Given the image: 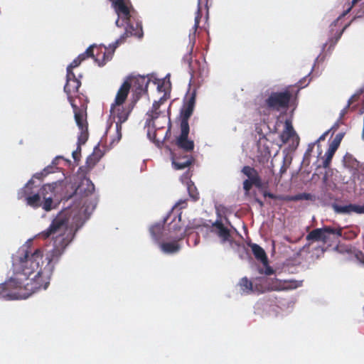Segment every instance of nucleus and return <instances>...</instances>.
Instances as JSON below:
<instances>
[{"instance_id":"obj_17","label":"nucleus","mask_w":364,"mask_h":364,"mask_svg":"<svg viewBox=\"0 0 364 364\" xmlns=\"http://www.w3.org/2000/svg\"><path fill=\"white\" fill-rule=\"evenodd\" d=\"M242 173L247 177V180L250 181H252V183H254L255 186L259 188L262 187L263 184L262 180L258 172L254 168L245 166L242 168Z\"/></svg>"},{"instance_id":"obj_47","label":"nucleus","mask_w":364,"mask_h":364,"mask_svg":"<svg viewBox=\"0 0 364 364\" xmlns=\"http://www.w3.org/2000/svg\"><path fill=\"white\" fill-rule=\"evenodd\" d=\"M329 131L325 132L323 134H322L319 138L317 139L316 142H318L320 141H323L326 139V136L328 135Z\"/></svg>"},{"instance_id":"obj_32","label":"nucleus","mask_w":364,"mask_h":364,"mask_svg":"<svg viewBox=\"0 0 364 364\" xmlns=\"http://www.w3.org/2000/svg\"><path fill=\"white\" fill-rule=\"evenodd\" d=\"M202 3V0H198V11L197 14L195 17V23H194V29L196 31L197 28L199 26L200 19V4Z\"/></svg>"},{"instance_id":"obj_58","label":"nucleus","mask_w":364,"mask_h":364,"mask_svg":"<svg viewBox=\"0 0 364 364\" xmlns=\"http://www.w3.org/2000/svg\"><path fill=\"white\" fill-rule=\"evenodd\" d=\"M258 202H259V204H260L261 205H263L262 202H261V201H259V200H258Z\"/></svg>"},{"instance_id":"obj_55","label":"nucleus","mask_w":364,"mask_h":364,"mask_svg":"<svg viewBox=\"0 0 364 364\" xmlns=\"http://www.w3.org/2000/svg\"><path fill=\"white\" fill-rule=\"evenodd\" d=\"M318 58H319V55H318V56H317V58L315 59L314 64H316V63L318 61ZM314 66H315V65H314Z\"/></svg>"},{"instance_id":"obj_5","label":"nucleus","mask_w":364,"mask_h":364,"mask_svg":"<svg viewBox=\"0 0 364 364\" xmlns=\"http://www.w3.org/2000/svg\"><path fill=\"white\" fill-rule=\"evenodd\" d=\"M168 233V240L178 242L182 240L186 233V228L181 223V212L177 208H173L166 217L163 218Z\"/></svg>"},{"instance_id":"obj_21","label":"nucleus","mask_w":364,"mask_h":364,"mask_svg":"<svg viewBox=\"0 0 364 364\" xmlns=\"http://www.w3.org/2000/svg\"><path fill=\"white\" fill-rule=\"evenodd\" d=\"M194 108L183 105L180 112L181 123L180 127H188L190 128L188 124V119L193 112Z\"/></svg>"},{"instance_id":"obj_25","label":"nucleus","mask_w":364,"mask_h":364,"mask_svg":"<svg viewBox=\"0 0 364 364\" xmlns=\"http://www.w3.org/2000/svg\"><path fill=\"white\" fill-rule=\"evenodd\" d=\"M149 80L144 76H139L135 79V85L139 92H146Z\"/></svg>"},{"instance_id":"obj_48","label":"nucleus","mask_w":364,"mask_h":364,"mask_svg":"<svg viewBox=\"0 0 364 364\" xmlns=\"http://www.w3.org/2000/svg\"><path fill=\"white\" fill-rule=\"evenodd\" d=\"M264 196L265 197H268V198H272V199L275 198L274 195L273 193H269V192L264 193Z\"/></svg>"},{"instance_id":"obj_28","label":"nucleus","mask_w":364,"mask_h":364,"mask_svg":"<svg viewBox=\"0 0 364 364\" xmlns=\"http://www.w3.org/2000/svg\"><path fill=\"white\" fill-rule=\"evenodd\" d=\"M187 190L190 197L194 200L196 201L198 199V193L197 192L196 188L194 186L193 183L191 181H188L186 182Z\"/></svg>"},{"instance_id":"obj_40","label":"nucleus","mask_w":364,"mask_h":364,"mask_svg":"<svg viewBox=\"0 0 364 364\" xmlns=\"http://www.w3.org/2000/svg\"><path fill=\"white\" fill-rule=\"evenodd\" d=\"M351 104H352V99H348V100L347 102V105L340 112V117H339L340 119L343 117V116L347 113V110Z\"/></svg>"},{"instance_id":"obj_53","label":"nucleus","mask_w":364,"mask_h":364,"mask_svg":"<svg viewBox=\"0 0 364 364\" xmlns=\"http://www.w3.org/2000/svg\"><path fill=\"white\" fill-rule=\"evenodd\" d=\"M188 177H189V176H188V173H186V174H184V175L182 176V178H181L183 179V178H185L186 179H187V180H188Z\"/></svg>"},{"instance_id":"obj_12","label":"nucleus","mask_w":364,"mask_h":364,"mask_svg":"<svg viewBox=\"0 0 364 364\" xmlns=\"http://www.w3.org/2000/svg\"><path fill=\"white\" fill-rule=\"evenodd\" d=\"M331 207L336 214L350 215L352 213L364 214V205H360L354 203L341 205L333 203L331 204Z\"/></svg>"},{"instance_id":"obj_14","label":"nucleus","mask_w":364,"mask_h":364,"mask_svg":"<svg viewBox=\"0 0 364 364\" xmlns=\"http://www.w3.org/2000/svg\"><path fill=\"white\" fill-rule=\"evenodd\" d=\"M302 280L276 279L273 282L271 289L274 290H290L294 289L302 285Z\"/></svg>"},{"instance_id":"obj_3","label":"nucleus","mask_w":364,"mask_h":364,"mask_svg":"<svg viewBox=\"0 0 364 364\" xmlns=\"http://www.w3.org/2000/svg\"><path fill=\"white\" fill-rule=\"evenodd\" d=\"M112 6L117 14L115 24L117 27L124 26L125 31L122 38L136 36L141 38L144 36L141 22L139 20L134 10H129L124 0H114Z\"/></svg>"},{"instance_id":"obj_2","label":"nucleus","mask_w":364,"mask_h":364,"mask_svg":"<svg viewBox=\"0 0 364 364\" xmlns=\"http://www.w3.org/2000/svg\"><path fill=\"white\" fill-rule=\"evenodd\" d=\"M66 185V181L59 178L56 181L44 184L36 192L33 190V179H30L18 190L17 197L33 209L42 208L43 210L49 212L57 208L59 198H62Z\"/></svg>"},{"instance_id":"obj_52","label":"nucleus","mask_w":364,"mask_h":364,"mask_svg":"<svg viewBox=\"0 0 364 364\" xmlns=\"http://www.w3.org/2000/svg\"><path fill=\"white\" fill-rule=\"evenodd\" d=\"M350 25V22L348 23V24H346L342 30H343V32L345 31V30Z\"/></svg>"},{"instance_id":"obj_45","label":"nucleus","mask_w":364,"mask_h":364,"mask_svg":"<svg viewBox=\"0 0 364 364\" xmlns=\"http://www.w3.org/2000/svg\"><path fill=\"white\" fill-rule=\"evenodd\" d=\"M80 153H77L75 151H73L72 152V156H73V158L75 161H77L80 160Z\"/></svg>"},{"instance_id":"obj_7","label":"nucleus","mask_w":364,"mask_h":364,"mask_svg":"<svg viewBox=\"0 0 364 364\" xmlns=\"http://www.w3.org/2000/svg\"><path fill=\"white\" fill-rule=\"evenodd\" d=\"M291 97L288 90L272 92L265 100V104L268 109L279 111L288 107Z\"/></svg>"},{"instance_id":"obj_11","label":"nucleus","mask_w":364,"mask_h":364,"mask_svg":"<svg viewBox=\"0 0 364 364\" xmlns=\"http://www.w3.org/2000/svg\"><path fill=\"white\" fill-rule=\"evenodd\" d=\"M165 225L162 220L160 222L151 225L149 228L151 238L156 245L159 244L161 242L168 240V233Z\"/></svg>"},{"instance_id":"obj_37","label":"nucleus","mask_w":364,"mask_h":364,"mask_svg":"<svg viewBox=\"0 0 364 364\" xmlns=\"http://www.w3.org/2000/svg\"><path fill=\"white\" fill-rule=\"evenodd\" d=\"M313 69H314V67L312 68L311 72L308 74L307 76L304 77L303 79L299 80V87H306L309 83L310 79L307 80V77L311 74V73L312 72Z\"/></svg>"},{"instance_id":"obj_20","label":"nucleus","mask_w":364,"mask_h":364,"mask_svg":"<svg viewBox=\"0 0 364 364\" xmlns=\"http://www.w3.org/2000/svg\"><path fill=\"white\" fill-rule=\"evenodd\" d=\"M124 40L125 38H122V35H121V36L118 39H117L114 43L109 44L107 48L105 47L106 49H109L110 50H109L107 53H104L103 62L102 63H99L100 66L104 65L107 61H109L112 58V55L114 53L115 49L119 46V44L123 43Z\"/></svg>"},{"instance_id":"obj_35","label":"nucleus","mask_w":364,"mask_h":364,"mask_svg":"<svg viewBox=\"0 0 364 364\" xmlns=\"http://www.w3.org/2000/svg\"><path fill=\"white\" fill-rule=\"evenodd\" d=\"M264 267L259 269V272L261 274H264L265 275H272L274 273L273 269L268 265V262L265 264H263Z\"/></svg>"},{"instance_id":"obj_29","label":"nucleus","mask_w":364,"mask_h":364,"mask_svg":"<svg viewBox=\"0 0 364 364\" xmlns=\"http://www.w3.org/2000/svg\"><path fill=\"white\" fill-rule=\"evenodd\" d=\"M196 92L194 90L184 100V104L183 105L194 108L195 107V105H196Z\"/></svg>"},{"instance_id":"obj_16","label":"nucleus","mask_w":364,"mask_h":364,"mask_svg":"<svg viewBox=\"0 0 364 364\" xmlns=\"http://www.w3.org/2000/svg\"><path fill=\"white\" fill-rule=\"evenodd\" d=\"M81 85L80 80H73L71 82L66 81V83L64 86V92L68 95V100L70 102L72 107L73 108L74 112H78L77 107L73 103V100L71 97L72 93H75L78 91V89Z\"/></svg>"},{"instance_id":"obj_18","label":"nucleus","mask_w":364,"mask_h":364,"mask_svg":"<svg viewBox=\"0 0 364 364\" xmlns=\"http://www.w3.org/2000/svg\"><path fill=\"white\" fill-rule=\"evenodd\" d=\"M172 242H161L159 244H157L161 250V251L166 255H173L180 251L181 249V245L178 243V242H175L171 240Z\"/></svg>"},{"instance_id":"obj_49","label":"nucleus","mask_w":364,"mask_h":364,"mask_svg":"<svg viewBox=\"0 0 364 364\" xmlns=\"http://www.w3.org/2000/svg\"><path fill=\"white\" fill-rule=\"evenodd\" d=\"M166 100V95L161 97L157 102H159V105H161Z\"/></svg>"},{"instance_id":"obj_9","label":"nucleus","mask_w":364,"mask_h":364,"mask_svg":"<svg viewBox=\"0 0 364 364\" xmlns=\"http://www.w3.org/2000/svg\"><path fill=\"white\" fill-rule=\"evenodd\" d=\"M75 120L80 129V134L77 137V146L75 151L81 152V145L84 144L88 139L87 124L84 119L82 113L75 112Z\"/></svg>"},{"instance_id":"obj_44","label":"nucleus","mask_w":364,"mask_h":364,"mask_svg":"<svg viewBox=\"0 0 364 364\" xmlns=\"http://www.w3.org/2000/svg\"><path fill=\"white\" fill-rule=\"evenodd\" d=\"M61 159H63V157L60 156H56L55 159H53V160L52 161L51 164L50 166H53L55 167V169H57L55 166L57 165L58 160H60ZM55 171H56V170H55Z\"/></svg>"},{"instance_id":"obj_38","label":"nucleus","mask_w":364,"mask_h":364,"mask_svg":"<svg viewBox=\"0 0 364 364\" xmlns=\"http://www.w3.org/2000/svg\"><path fill=\"white\" fill-rule=\"evenodd\" d=\"M353 5H352L351 6H350L349 8H348L346 11H344L343 12L342 14H341L338 18L337 19H336L331 25V26H336V23L338 21V20L340 18H341L342 17L345 16L347 14H348L350 12V11L351 10V8Z\"/></svg>"},{"instance_id":"obj_36","label":"nucleus","mask_w":364,"mask_h":364,"mask_svg":"<svg viewBox=\"0 0 364 364\" xmlns=\"http://www.w3.org/2000/svg\"><path fill=\"white\" fill-rule=\"evenodd\" d=\"M80 80L78 77L75 76L73 70L67 69L66 81Z\"/></svg>"},{"instance_id":"obj_1","label":"nucleus","mask_w":364,"mask_h":364,"mask_svg":"<svg viewBox=\"0 0 364 364\" xmlns=\"http://www.w3.org/2000/svg\"><path fill=\"white\" fill-rule=\"evenodd\" d=\"M95 206L96 201L88 203V199H85L81 208L74 205L59 212L49 227L36 235L44 239L52 235L51 249L43 251L33 248L31 239L26 242L12 256L13 276L0 284V299H26L39 290L46 289L55 265Z\"/></svg>"},{"instance_id":"obj_33","label":"nucleus","mask_w":364,"mask_h":364,"mask_svg":"<svg viewBox=\"0 0 364 364\" xmlns=\"http://www.w3.org/2000/svg\"><path fill=\"white\" fill-rule=\"evenodd\" d=\"M312 198H313V196L311 193H302L296 195L294 197V200H312Z\"/></svg>"},{"instance_id":"obj_19","label":"nucleus","mask_w":364,"mask_h":364,"mask_svg":"<svg viewBox=\"0 0 364 364\" xmlns=\"http://www.w3.org/2000/svg\"><path fill=\"white\" fill-rule=\"evenodd\" d=\"M159 102L154 101L151 109L146 112L147 118L146 119L145 126L154 127V120L156 119L160 114V112L159 111Z\"/></svg>"},{"instance_id":"obj_30","label":"nucleus","mask_w":364,"mask_h":364,"mask_svg":"<svg viewBox=\"0 0 364 364\" xmlns=\"http://www.w3.org/2000/svg\"><path fill=\"white\" fill-rule=\"evenodd\" d=\"M343 33V30H341L336 33V35L334 38H329V40H328V42L330 43L329 49H333L336 44L338 43V41L341 38Z\"/></svg>"},{"instance_id":"obj_42","label":"nucleus","mask_w":364,"mask_h":364,"mask_svg":"<svg viewBox=\"0 0 364 364\" xmlns=\"http://www.w3.org/2000/svg\"><path fill=\"white\" fill-rule=\"evenodd\" d=\"M252 186H254V183H252V181H250L246 179L243 181V189L246 192H248L251 189Z\"/></svg>"},{"instance_id":"obj_22","label":"nucleus","mask_w":364,"mask_h":364,"mask_svg":"<svg viewBox=\"0 0 364 364\" xmlns=\"http://www.w3.org/2000/svg\"><path fill=\"white\" fill-rule=\"evenodd\" d=\"M250 247H251L252 252L255 258L260 261L262 264H265L268 262V258L266 252L262 247L255 243L250 244Z\"/></svg>"},{"instance_id":"obj_31","label":"nucleus","mask_w":364,"mask_h":364,"mask_svg":"<svg viewBox=\"0 0 364 364\" xmlns=\"http://www.w3.org/2000/svg\"><path fill=\"white\" fill-rule=\"evenodd\" d=\"M314 144V143L309 144V146L304 155L303 163H306L307 164H309V159Z\"/></svg>"},{"instance_id":"obj_51","label":"nucleus","mask_w":364,"mask_h":364,"mask_svg":"<svg viewBox=\"0 0 364 364\" xmlns=\"http://www.w3.org/2000/svg\"><path fill=\"white\" fill-rule=\"evenodd\" d=\"M287 168L284 166V165H283L281 168H280V172L281 173H283L284 172H286Z\"/></svg>"},{"instance_id":"obj_24","label":"nucleus","mask_w":364,"mask_h":364,"mask_svg":"<svg viewBox=\"0 0 364 364\" xmlns=\"http://www.w3.org/2000/svg\"><path fill=\"white\" fill-rule=\"evenodd\" d=\"M55 173V167L53 166H47L44 168L41 171L36 173L33 175V177L31 179H38L43 180L44 177L48 176L50 173ZM34 186V181H33V186Z\"/></svg>"},{"instance_id":"obj_43","label":"nucleus","mask_w":364,"mask_h":364,"mask_svg":"<svg viewBox=\"0 0 364 364\" xmlns=\"http://www.w3.org/2000/svg\"><path fill=\"white\" fill-rule=\"evenodd\" d=\"M94 47H95V44L90 45L84 52L88 56V58L94 56L92 50Z\"/></svg>"},{"instance_id":"obj_26","label":"nucleus","mask_w":364,"mask_h":364,"mask_svg":"<svg viewBox=\"0 0 364 364\" xmlns=\"http://www.w3.org/2000/svg\"><path fill=\"white\" fill-rule=\"evenodd\" d=\"M170 151H171L170 150ZM171 159H172V165L174 167V168L176 170L183 169V168L189 166L192 163V161L191 159H186L183 161H177L175 159L174 156L172 152H171Z\"/></svg>"},{"instance_id":"obj_39","label":"nucleus","mask_w":364,"mask_h":364,"mask_svg":"<svg viewBox=\"0 0 364 364\" xmlns=\"http://www.w3.org/2000/svg\"><path fill=\"white\" fill-rule=\"evenodd\" d=\"M364 92V88H360L358 90H356V92L349 98V99H352V103L356 100L357 99H358V97H360V95L361 94H363V92Z\"/></svg>"},{"instance_id":"obj_59","label":"nucleus","mask_w":364,"mask_h":364,"mask_svg":"<svg viewBox=\"0 0 364 364\" xmlns=\"http://www.w3.org/2000/svg\"><path fill=\"white\" fill-rule=\"evenodd\" d=\"M285 160H286V157H284V163L285 162Z\"/></svg>"},{"instance_id":"obj_10","label":"nucleus","mask_w":364,"mask_h":364,"mask_svg":"<svg viewBox=\"0 0 364 364\" xmlns=\"http://www.w3.org/2000/svg\"><path fill=\"white\" fill-rule=\"evenodd\" d=\"M210 232L216 235L220 238L221 244L225 245L228 243L230 247L232 245L230 230L228 228L225 227L220 220H217L213 223L210 228Z\"/></svg>"},{"instance_id":"obj_54","label":"nucleus","mask_w":364,"mask_h":364,"mask_svg":"<svg viewBox=\"0 0 364 364\" xmlns=\"http://www.w3.org/2000/svg\"><path fill=\"white\" fill-rule=\"evenodd\" d=\"M326 45H327V43L323 44V46H322V50H323L325 49Z\"/></svg>"},{"instance_id":"obj_50","label":"nucleus","mask_w":364,"mask_h":364,"mask_svg":"<svg viewBox=\"0 0 364 364\" xmlns=\"http://www.w3.org/2000/svg\"><path fill=\"white\" fill-rule=\"evenodd\" d=\"M192 53V49L191 50L189 54L186 55L185 57H184V59L185 60H187L188 63H191V54Z\"/></svg>"},{"instance_id":"obj_60","label":"nucleus","mask_w":364,"mask_h":364,"mask_svg":"<svg viewBox=\"0 0 364 364\" xmlns=\"http://www.w3.org/2000/svg\"><path fill=\"white\" fill-rule=\"evenodd\" d=\"M203 1V0H202V2ZM204 1H207V0H204Z\"/></svg>"},{"instance_id":"obj_27","label":"nucleus","mask_w":364,"mask_h":364,"mask_svg":"<svg viewBox=\"0 0 364 364\" xmlns=\"http://www.w3.org/2000/svg\"><path fill=\"white\" fill-rule=\"evenodd\" d=\"M239 285L241 291L245 294H249L252 291V282L247 277L240 279Z\"/></svg>"},{"instance_id":"obj_13","label":"nucleus","mask_w":364,"mask_h":364,"mask_svg":"<svg viewBox=\"0 0 364 364\" xmlns=\"http://www.w3.org/2000/svg\"><path fill=\"white\" fill-rule=\"evenodd\" d=\"M181 134L176 139V145L185 151H191L194 149V141L188 139L190 128L180 127Z\"/></svg>"},{"instance_id":"obj_15","label":"nucleus","mask_w":364,"mask_h":364,"mask_svg":"<svg viewBox=\"0 0 364 364\" xmlns=\"http://www.w3.org/2000/svg\"><path fill=\"white\" fill-rule=\"evenodd\" d=\"M343 134H338L336 136L334 139L331 141V143L329 145V147L327 150V151L325 154V159L323 161V167L327 168L328 167L331 159L333 158V154H335L336 151L337 150L338 147L340 145L341 141L342 139Z\"/></svg>"},{"instance_id":"obj_8","label":"nucleus","mask_w":364,"mask_h":364,"mask_svg":"<svg viewBox=\"0 0 364 364\" xmlns=\"http://www.w3.org/2000/svg\"><path fill=\"white\" fill-rule=\"evenodd\" d=\"M94 191L95 186L92 181L90 178H83L77 187L75 188V191L72 194L69 195L68 196L63 195L62 198H64L66 200H69L73 197L77 198L79 195L82 197V199L87 198L93 193Z\"/></svg>"},{"instance_id":"obj_41","label":"nucleus","mask_w":364,"mask_h":364,"mask_svg":"<svg viewBox=\"0 0 364 364\" xmlns=\"http://www.w3.org/2000/svg\"><path fill=\"white\" fill-rule=\"evenodd\" d=\"M80 63V60L76 58L68 65L67 69L73 70V68L79 66Z\"/></svg>"},{"instance_id":"obj_57","label":"nucleus","mask_w":364,"mask_h":364,"mask_svg":"<svg viewBox=\"0 0 364 364\" xmlns=\"http://www.w3.org/2000/svg\"><path fill=\"white\" fill-rule=\"evenodd\" d=\"M157 88H158L159 90H161V86L159 85H158Z\"/></svg>"},{"instance_id":"obj_4","label":"nucleus","mask_w":364,"mask_h":364,"mask_svg":"<svg viewBox=\"0 0 364 364\" xmlns=\"http://www.w3.org/2000/svg\"><path fill=\"white\" fill-rule=\"evenodd\" d=\"M130 87L131 83L129 82L127 80H125L118 90L114 101L111 105V115L113 116L114 119L117 118V121L116 122L115 124L117 136L112 139L111 142L112 144H117L121 139L122 124L127 120L135 105V102H134L129 105L127 107H121L127 97Z\"/></svg>"},{"instance_id":"obj_6","label":"nucleus","mask_w":364,"mask_h":364,"mask_svg":"<svg viewBox=\"0 0 364 364\" xmlns=\"http://www.w3.org/2000/svg\"><path fill=\"white\" fill-rule=\"evenodd\" d=\"M342 235V229H335L329 226L321 228H316L311 231L306 236L307 240L319 241L327 243L335 237H339Z\"/></svg>"},{"instance_id":"obj_23","label":"nucleus","mask_w":364,"mask_h":364,"mask_svg":"<svg viewBox=\"0 0 364 364\" xmlns=\"http://www.w3.org/2000/svg\"><path fill=\"white\" fill-rule=\"evenodd\" d=\"M284 130L281 134V139L284 143L287 142L291 138L296 136L291 121L287 119L284 123Z\"/></svg>"},{"instance_id":"obj_46","label":"nucleus","mask_w":364,"mask_h":364,"mask_svg":"<svg viewBox=\"0 0 364 364\" xmlns=\"http://www.w3.org/2000/svg\"><path fill=\"white\" fill-rule=\"evenodd\" d=\"M87 58H88V56L85 53H82L80 54L77 57V58L80 60V63H82L83 60H85Z\"/></svg>"},{"instance_id":"obj_34","label":"nucleus","mask_w":364,"mask_h":364,"mask_svg":"<svg viewBox=\"0 0 364 364\" xmlns=\"http://www.w3.org/2000/svg\"><path fill=\"white\" fill-rule=\"evenodd\" d=\"M147 136L151 141H153L155 143L156 146L158 147H160L161 144H163V141L155 140V132H152L150 129H149L147 131Z\"/></svg>"},{"instance_id":"obj_56","label":"nucleus","mask_w":364,"mask_h":364,"mask_svg":"<svg viewBox=\"0 0 364 364\" xmlns=\"http://www.w3.org/2000/svg\"><path fill=\"white\" fill-rule=\"evenodd\" d=\"M186 202L185 201H180L178 202L176 205H181V203H185Z\"/></svg>"}]
</instances>
